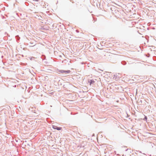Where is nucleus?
Listing matches in <instances>:
<instances>
[{
  "label": "nucleus",
  "mask_w": 156,
  "mask_h": 156,
  "mask_svg": "<svg viewBox=\"0 0 156 156\" xmlns=\"http://www.w3.org/2000/svg\"><path fill=\"white\" fill-rule=\"evenodd\" d=\"M121 63L123 65H125L126 64V61H122L121 62Z\"/></svg>",
  "instance_id": "nucleus-4"
},
{
  "label": "nucleus",
  "mask_w": 156,
  "mask_h": 156,
  "mask_svg": "<svg viewBox=\"0 0 156 156\" xmlns=\"http://www.w3.org/2000/svg\"><path fill=\"white\" fill-rule=\"evenodd\" d=\"M94 80H90V84L91 85V84L94 83Z\"/></svg>",
  "instance_id": "nucleus-5"
},
{
  "label": "nucleus",
  "mask_w": 156,
  "mask_h": 156,
  "mask_svg": "<svg viewBox=\"0 0 156 156\" xmlns=\"http://www.w3.org/2000/svg\"><path fill=\"white\" fill-rule=\"evenodd\" d=\"M37 17H36V18H37V19H38L39 20H42V18L41 16H38L37 15Z\"/></svg>",
  "instance_id": "nucleus-3"
},
{
  "label": "nucleus",
  "mask_w": 156,
  "mask_h": 156,
  "mask_svg": "<svg viewBox=\"0 0 156 156\" xmlns=\"http://www.w3.org/2000/svg\"><path fill=\"white\" fill-rule=\"evenodd\" d=\"M58 72L61 73H69L71 72L70 70H58Z\"/></svg>",
  "instance_id": "nucleus-1"
},
{
  "label": "nucleus",
  "mask_w": 156,
  "mask_h": 156,
  "mask_svg": "<svg viewBox=\"0 0 156 156\" xmlns=\"http://www.w3.org/2000/svg\"><path fill=\"white\" fill-rule=\"evenodd\" d=\"M16 37L18 40H19L20 39V37H19L18 35L16 36Z\"/></svg>",
  "instance_id": "nucleus-6"
},
{
  "label": "nucleus",
  "mask_w": 156,
  "mask_h": 156,
  "mask_svg": "<svg viewBox=\"0 0 156 156\" xmlns=\"http://www.w3.org/2000/svg\"><path fill=\"white\" fill-rule=\"evenodd\" d=\"M53 128L55 129H56L57 130H59L62 129V128L61 127H58L57 126H53Z\"/></svg>",
  "instance_id": "nucleus-2"
},
{
  "label": "nucleus",
  "mask_w": 156,
  "mask_h": 156,
  "mask_svg": "<svg viewBox=\"0 0 156 156\" xmlns=\"http://www.w3.org/2000/svg\"><path fill=\"white\" fill-rule=\"evenodd\" d=\"M32 58H34V57H32V58H31V60H32Z\"/></svg>",
  "instance_id": "nucleus-8"
},
{
  "label": "nucleus",
  "mask_w": 156,
  "mask_h": 156,
  "mask_svg": "<svg viewBox=\"0 0 156 156\" xmlns=\"http://www.w3.org/2000/svg\"><path fill=\"white\" fill-rule=\"evenodd\" d=\"M145 118V119H146V120H147V117H146V116H145V118Z\"/></svg>",
  "instance_id": "nucleus-7"
}]
</instances>
